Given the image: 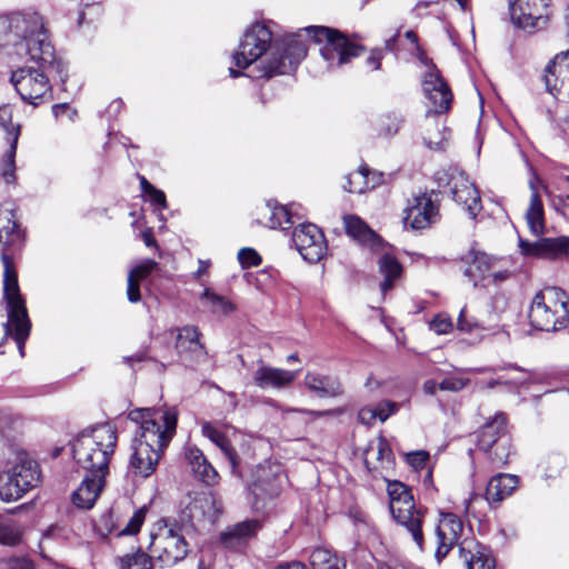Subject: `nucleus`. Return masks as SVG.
<instances>
[{"instance_id": "4c0bfd02", "label": "nucleus", "mask_w": 569, "mask_h": 569, "mask_svg": "<svg viewBox=\"0 0 569 569\" xmlns=\"http://www.w3.org/2000/svg\"><path fill=\"white\" fill-rule=\"evenodd\" d=\"M466 261L468 267L465 274L473 280L485 277L493 263V259L489 254L473 250L468 253Z\"/></svg>"}, {"instance_id": "e433bc0d", "label": "nucleus", "mask_w": 569, "mask_h": 569, "mask_svg": "<svg viewBox=\"0 0 569 569\" xmlns=\"http://www.w3.org/2000/svg\"><path fill=\"white\" fill-rule=\"evenodd\" d=\"M19 137L20 128H16L11 129L10 137L7 138L9 142V149L4 153L1 161V176L7 183H13L16 181V154Z\"/></svg>"}, {"instance_id": "603ef678", "label": "nucleus", "mask_w": 569, "mask_h": 569, "mask_svg": "<svg viewBox=\"0 0 569 569\" xmlns=\"http://www.w3.org/2000/svg\"><path fill=\"white\" fill-rule=\"evenodd\" d=\"M158 268V262L152 259H144L137 264L129 274H133V278L141 280L147 278L151 272Z\"/></svg>"}, {"instance_id": "c9c22d12", "label": "nucleus", "mask_w": 569, "mask_h": 569, "mask_svg": "<svg viewBox=\"0 0 569 569\" xmlns=\"http://www.w3.org/2000/svg\"><path fill=\"white\" fill-rule=\"evenodd\" d=\"M379 271L383 276L380 284L382 295H386L395 286V281L400 277L402 267L399 261L390 253L382 254L378 260Z\"/></svg>"}, {"instance_id": "a19ab883", "label": "nucleus", "mask_w": 569, "mask_h": 569, "mask_svg": "<svg viewBox=\"0 0 569 569\" xmlns=\"http://www.w3.org/2000/svg\"><path fill=\"white\" fill-rule=\"evenodd\" d=\"M343 224L347 234L359 241H368L375 236L373 231L367 226V223L357 216H345Z\"/></svg>"}, {"instance_id": "20e7f679", "label": "nucleus", "mask_w": 569, "mask_h": 569, "mask_svg": "<svg viewBox=\"0 0 569 569\" xmlns=\"http://www.w3.org/2000/svg\"><path fill=\"white\" fill-rule=\"evenodd\" d=\"M128 419L137 425L132 446H146L161 456L176 432L178 412L174 409L160 411L142 408L131 410Z\"/></svg>"}, {"instance_id": "5fc2aeb1", "label": "nucleus", "mask_w": 569, "mask_h": 569, "mask_svg": "<svg viewBox=\"0 0 569 569\" xmlns=\"http://www.w3.org/2000/svg\"><path fill=\"white\" fill-rule=\"evenodd\" d=\"M468 378L462 377H447L439 383V389L443 391L458 392L462 390L468 383Z\"/></svg>"}, {"instance_id": "680f3d73", "label": "nucleus", "mask_w": 569, "mask_h": 569, "mask_svg": "<svg viewBox=\"0 0 569 569\" xmlns=\"http://www.w3.org/2000/svg\"><path fill=\"white\" fill-rule=\"evenodd\" d=\"M3 569H33V562L27 557H12L4 561Z\"/></svg>"}, {"instance_id": "2f4dec72", "label": "nucleus", "mask_w": 569, "mask_h": 569, "mask_svg": "<svg viewBox=\"0 0 569 569\" xmlns=\"http://www.w3.org/2000/svg\"><path fill=\"white\" fill-rule=\"evenodd\" d=\"M526 221L531 233L540 236L546 230L543 203L537 189L531 184L529 206L526 210Z\"/></svg>"}, {"instance_id": "1a4fd4ad", "label": "nucleus", "mask_w": 569, "mask_h": 569, "mask_svg": "<svg viewBox=\"0 0 569 569\" xmlns=\"http://www.w3.org/2000/svg\"><path fill=\"white\" fill-rule=\"evenodd\" d=\"M23 240L24 232L16 219L13 209L0 208V249L4 267L3 287L9 278L18 282L11 254L22 247Z\"/></svg>"}, {"instance_id": "2eb2a0df", "label": "nucleus", "mask_w": 569, "mask_h": 569, "mask_svg": "<svg viewBox=\"0 0 569 569\" xmlns=\"http://www.w3.org/2000/svg\"><path fill=\"white\" fill-rule=\"evenodd\" d=\"M199 331L193 326L178 329L176 349L179 360L184 367L193 368L207 359L204 346L199 340Z\"/></svg>"}, {"instance_id": "338daca9", "label": "nucleus", "mask_w": 569, "mask_h": 569, "mask_svg": "<svg viewBox=\"0 0 569 569\" xmlns=\"http://www.w3.org/2000/svg\"><path fill=\"white\" fill-rule=\"evenodd\" d=\"M232 62L239 69H247L249 67V59L243 51H234L232 54Z\"/></svg>"}, {"instance_id": "ea45409f", "label": "nucleus", "mask_w": 569, "mask_h": 569, "mask_svg": "<svg viewBox=\"0 0 569 569\" xmlns=\"http://www.w3.org/2000/svg\"><path fill=\"white\" fill-rule=\"evenodd\" d=\"M405 123V117L400 111L392 110L381 114L376 122V130L381 137L397 134Z\"/></svg>"}, {"instance_id": "f257e3e1", "label": "nucleus", "mask_w": 569, "mask_h": 569, "mask_svg": "<svg viewBox=\"0 0 569 569\" xmlns=\"http://www.w3.org/2000/svg\"><path fill=\"white\" fill-rule=\"evenodd\" d=\"M272 21L251 23V79L269 80L295 72L307 57L308 48L301 32L321 44L320 54L329 70L341 68L361 56L366 48L351 41L346 33L325 26H309L298 33L273 37Z\"/></svg>"}, {"instance_id": "b1692460", "label": "nucleus", "mask_w": 569, "mask_h": 569, "mask_svg": "<svg viewBox=\"0 0 569 569\" xmlns=\"http://www.w3.org/2000/svg\"><path fill=\"white\" fill-rule=\"evenodd\" d=\"M104 480L106 478L84 475L81 483L72 493L73 505L82 509L92 508L104 487Z\"/></svg>"}, {"instance_id": "f3484780", "label": "nucleus", "mask_w": 569, "mask_h": 569, "mask_svg": "<svg viewBox=\"0 0 569 569\" xmlns=\"http://www.w3.org/2000/svg\"><path fill=\"white\" fill-rule=\"evenodd\" d=\"M438 211V204L432 200L431 194L422 193L416 196L412 203L405 210L403 222L413 230H421L436 221Z\"/></svg>"}, {"instance_id": "49530a36", "label": "nucleus", "mask_w": 569, "mask_h": 569, "mask_svg": "<svg viewBox=\"0 0 569 569\" xmlns=\"http://www.w3.org/2000/svg\"><path fill=\"white\" fill-rule=\"evenodd\" d=\"M21 529L14 523L0 522V543L16 546L21 540Z\"/></svg>"}, {"instance_id": "412c9836", "label": "nucleus", "mask_w": 569, "mask_h": 569, "mask_svg": "<svg viewBox=\"0 0 569 569\" xmlns=\"http://www.w3.org/2000/svg\"><path fill=\"white\" fill-rule=\"evenodd\" d=\"M391 515L398 525L407 529L419 550L422 551L425 546L422 532L425 510L413 506V508L397 509V511Z\"/></svg>"}, {"instance_id": "c756f323", "label": "nucleus", "mask_w": 569, "mask_h": 569, "mask_svg": "<svg viewBox=\"0 0 569 569\" xmlns=\"http://www.w3.org/2000/svg\"><path fill=\"white\" fill-rule=\"evenodd\" d=\"M7 471L26 492L34 488L40 481L38 465L36 461L30 459H22L19 463H16Z\"/></svg>"}, {"instance_id": "dca6fc26", "label": "nucleus", "mask_w": 569, "mask_h": 569, "mask_svg": "<svg viewBox=\"0 0 569 569\" xmlns=\"http://www.w3.org/2000/svg\"><path fill=\"white\" fill-rule=\"evenodd\" d=\"M422 87L426 97L435 107V110H430L431 116H437L450 109L452 93L435 66L426 72Z\"/></svg>"}, {"instance_id": "864d4df0", "label": "nucleus", "mask_w": 569, "mask_h": 569, "mask_svg": "<svg viewBox=\"0 0 569 569\" xmlns=\"http://www.w3.org/2000/svg\"><path fill=\"white\" fill-rule=\"evenodd\" d=\"M146 509L141 508L137 510L130 518L127 526L122 529L121 535H136L140 531V528L144 521Z\"/></svg>"}, {"instance_id": "4be33fe9", "label": "nucleus", "mask_w": 569, "mask_h": 569, "mask_svg": "<svg viewBox=\"0 0 569 569\" xmlns=\"http://www.w3.org/2000/svg\"><path fill=\"white\" fill-rule=\"evenodd\" d=\"M298 372V370L290 371L261 366L256 370L253 379L256 385L262 389H284L296 380Z\"/></svg>"}, {"instance_id": "aec40b11", "label": "nucleus", "mask_w": 569, "mask_h": 569, "mask_svg": "<svg viewBox=\"0 0 569 569\" xmlns=\"http://www.w3.org/2000/svg\"><path fill=\"white\" fill-rule=\"evenodd\" d=\"M459 556L467 569H495L496 561L486 546L472 539H465L459 545Z\"/></svg>"}, {"instance_id": "423d86ee", "label": "nucleus", "mask_w": 569, "mask_h": 569, "mask_svg": "<svg viewBox=\"0 0 569 569\" xmlns=\"http://www.w3.org/2000/svg\"><path fill=\"white\" fill-rule=\"evenodd\" d=\"M530 325L545 331H557L569 325V300L567 293L557 287L537 292L528 311Z\"/></svg>"}, {"instance_id": "5701e85b", "label": "nucleus", "mask_w": 569, "mask_h": 569, "mask_svg": "<svg viewBox=\"0 0 569 569\" xmlns=\"http://www.w3.org/2000/svg\"><path fill=\"white\" fill-rule=\"evenodd\" d=\"M184 457L193 475L203 483L211 486L218 481L217 470L200 449L194 446L186 447Z\"/></svg>"}, {"instance_id": "f03ea898", "label": "nucleus", "mask_w": 569, "mask_h": 569, "mask_svg": "<svg viewBox=\"0 0 569 569\" xmlns=\"http://www.w3.org/2000/svg\"><path fill=\"white\" fill-rule=\"evenodd\" d=\"M6 46H13L17 54H26L30 61H41L43 66L54 61V48L43 18L37 12L0 16V47Z\"/></svg>"}, {"instance_id": "4d7b16f0", "label": "nucleus", "mask_w": 569, "mask_h": 569, "mask_svg": "<svg viewBox=\"0 0 569 569\" xmlns=\"http://www.w3.org/2000/svg\"><path fill=\"white\" fill-rule=\"evenodd\" d=\"M430 329L437 335H446L452 329L451 319L447 316L438 315L430 322Z\"/></svg>"}, {"instance_id": "052dcab7", "label": "nucleus", "mask_w": 569, "mask_h": 569, "mask_svg": "<svg viewBox=\"0 0 569 569\" xmlns=\"http://www.w3.org/2000/svg\"><path fill=\"white\" fill-rule=\"evenodd\" d=\"M127 298L131 303H137L141 299L139 280L134 279L133 274H128Z\"/></svg>"}, {"instance_id": "58836bf2", "label": "nucleus", "mask_w": 569, "mask_h": 569, "mask_svg": "<svg viewBox=\"0 0 569 569\" xmlns=\"http://www.w3.org/2000/svg\"><path fill=\"white\" fill-rule=\"evenodd\" d=\"M312 569H346L345 559L326 548H316L310 555Z\"/></svg>"}, {"instance_id": "72a5a7b5", "label": "nucleus", "mask_w": 569, "mask_h": 569, "mask_svg": "<svg viewBox=\"0 0 569 569\" xmlns=\"http://www.w3.org/2000/svg\"><path fill=\"white\" fill-rule=\"evenodd\" d=\"M387 491L390 499L389 508L391 513L396 512L397 509L413 508L416 506L411 490L405 483L398 480H389Z\"/></svg>"}, {"instance_id": "0e129e2a", "label": "nucleus", "mask_w": 569, "mask_h": 569, "mask_svg": "<svg viewBox=\"0 0 569 569\" xmlns=\"http://www.w3.org/2000/svg\"><path fill=\"white\" fill-rule=\"evenodd\" d=\"M147 196L149 197V200L152 203L159 206L161 209H166L167 208L166 194H164V192L162 190H159V189L154 188Z\"/></svg>"}, {"instance_id": "cd10ccee", "label": "nucleus", "mask_w": 569, "mask_h": 569, "mask_svg": "<svg viewBox=\"0 0 569 569\" xmlns=\"http://www.w3.org/2000/svg\"><path fill=\"white\" fill-rule=\"evenodd\" d=\"M519 478L509 473H499L492 477L486 489V500L489 503H499L510 496L518 487Z\"/></svg>"}, {"instance_id": "37998d69", "label": "nucleus", "mask_w": 569, "mask_h": 569, "mask_svg": "<svg viewBox=\"0 0 569 569\" xmlns=\"http://www.w3.org/2000/svg\"><path fill=\"white\" fill-rule=\"evenodd\" d=\"M117 561L120 569H152L154 563L153 555L149 556L141 549L134 553L119 557Z\"/></svg>"}, {"instance_id": "4468645a", "label": "nucleus", "mask_w": 569, "mask_h": 569, "mask_svg": "<svg viewBox=\"0 0 569 569\" xmlns=\"http://www.w3.org/2000/svg\"><path fill=\"white\" fill-rule=\"evenodd\" d=\"M463 531L462 520L452 512H441L436 527L437 548L436 560L440 563L456 546Z\"/></svg>"}, {"instance_id": "9d476101", "label": "nucleus", "mask_w": 569, "mask_h": 569, "mask_svg": "<svg viewBox=\"0 0 569 569\" xmlns=\"http://www.w3.org/2000/svg\"><path fill=\"white\" fill-rule=\"evenodd\" d=\"M512 22L532 33L546 28L549 21L547 0H509Z\"/></svg>"}, {"instance_id": "393cba45", "label": "nucleus", "mask_w": 569, "mask_h": 569, "mask_svg": "<svg viewBox=\"0 0 569 569\" xmlns=\"http://www.w3.org/2000/svg\"><path fill=\"white\" fill-rule=\"evenodd\" d=\"M132 455L129 461V470L141 478L150 477L159 463L161 456L156 453L152 449H147L146 446H132Z\"/></svg>"}, {"instance_id": "7ed1b4c3", "label": "nucleus", "mask_w": 569, "mask_h": 569, "mask_svg": "<svg viewBox=\"0 0 569 569\" xmlns=\"http://www.w3.org/2000/svg\"><path fill=\"white\" fill-rule=\"evenodd\" d=\"M118 436L109 423L83 430L71 443L72 457L86 475L106 478Z\"/></svg>"}, {"instance_id": "6ab92c4d", "label": "nucleus", "mask_w": 569, "mask_h": 569, "mask_svg": "<svg viewBox=\"0 0 569 569\" xmlns=\"http://www.w3.org/2000/svg\"><path fill=\"white\" fill-rule=\"evenodd\" d=\"M280 478V467L277 466L274 470L270 467L267 469L264 466H259L257 470V480L253 483V493L256 501L254 508L256 510L260 509L259 502L262 501L261 508L266 507V502L271 501V499L278 495L279 486L277 481Z\"/></svg>"}, {"instance_id": "ddd939ff", "label": "nucleus", "mask_w": 569, "mask_h": 569, "mask_svg": "<svg viewBox=\"0 0 569 569\" xmlns=\"http://www.w3.org/2000/svg\"><path fill=\"white\" fill-rule=\"evenodd\" d=\"M187 500L182 520L189 522L207 519L213 523L223 510L222 502L211 492H196L193 496L188 493Z\"/></svg>"}, {"instance_id": "c03bdc74", "label": "nucleus", "mask_w": 569, "mask_h": 569, "mask_svg": "<svg viewBox=\"0 0 569 569\" xmlns=\"http://www.w3.org/2000/svg\"><path fill=\"white\" fill-rule=\"evenodd\" d=\"M386 406L389 408L388 412H377L375 408H362L358 412V419L362 425L371 426L376 419L381 421L387 420L392 413L397 410V403L391 401H386Z\"/></svg>"}, {"instance_id": "c85d7f7f", "label": "nucleus", "mask_w": 569, "mask_h": 569, "mask_svg": "<svg viewBox=\"0 0 569 569\" xmlns=\"http://www.w3.org/2000/svg\"><path fill=\"white\" fill-rule=\"evenodd\" d=\"M220 543L233 552L246 551L249 545V519L228 527L220 532Z\"/></svg>"}, {"instance_id": "79ce46f5", "label": "nucleus", "mask_w": 569, "mask_h": 569, "mask_svg": "<svg viewBox=\"0 0 569 569\" xmlns=\"http://www.w3.org/2000/svg\"><path fill=\"white\" fill-rule=\"evenodd\" d=\"M26 491L6 470L0 472V499L4 502H11L20 499Z\"/></svg>"}, {"instance_id": "6e6d98bb", "label": "nucleus", "mask_w": 569, "mask_h": 569, "mask_svg": "<svg viewBox=\"0 0 569 569\" xmlns=\"http://www.w3.org/2000/svg\"><path fill=\"white\" fill-rule=\"evenodd\" d=\"M0 127L7 132V138L10 137L11 129H21L20 124L12 123V108L9 104L0 106Z\"/></svg>"}, {"instance_id": "f8f14e48", "label": "nucleus", "mask_w": 569, "mask_h": 569, "mask_svg": "<svg viewBox=\"0 0 569 569\" xmlns=\"http://www.w3.org/2000/svg\"><path fill=\"white\" fill-rule=\"evenodd\" d=\"M292 241L301 257L311 263L320 261L327 250L325 236L313 223H301L297 227Z\"/></svg>"}, {"instance_id": "39448f33", "label": "nucleus", "mask_w": 569, "mask_h": 569, "mask_svg": "<svg viewBox=\"0 0 569 569\" xmlns=\"http://www.w3.org/2000/svg\"><path fill=\"white\" fill-rule=\"evenodd\" d=\"M33 62L38 68H18L11 72L10 81L23 101L38 106V100L52 99L50 74L56 72L60 80L66 82L68 73L64 62L56 56L53 63L48 66H43L41 61Z\"/></svg>"}, {"instance_id": "6e6552de", "label": "nucleus", "mask_w": 569, "mask_h": 569, "mask_svg": "<svg viewBox=\"0 0 569 569\" xmlns=\"http://www.w3.org/2000/svg\"><path fill=\"white\" fill-rule=\"evenodd\" d=\"M435 179L439 187L449 186L452 199L461 204L471 218H476L482 208L480 193L463 171L457 168L438 170Z\"/></svg>"}, {"instance_id": "a878e982", "label": "nucleus", "mask_w": 569, "mask_h": 569, "mask_svg": "<svg viewBox=\"0 0 569 569\" xmlns=\"http://www.w3.org/2000/svg\"><path fill=\"white\" fill-rule=\"evenodd\" d=\"M507 417L505 413H497L492 420L486 422L478 432V446L481 450H491L496 443L506 438Z\"/></svg>"}, {"instance_id": "8fccbe9b", "label": "nucleus", "mask_w": 569, "mask_h": 569, "mask_svg": "<svg viewBox=\"0 0 569 569\" xmlns=\"http://www.w3.org/2000/svg\"><path fill=\"white\" fill-rule=\"evenodd\" d=\"M202 300H206L212 307L213 311H221L223 313L229 312L232 309V306L222 297L211 289L206 288L202 293Z\"/></svg>"}, {"instance_id": "a18cd8bd", "label": "nucleus", "mask_w": 569, "mask_h": 569, "mask_svg": "<svg viewBox=\"0 0 569 569\" xmlns=\"http://www.w3.org/2000/svg\"><path fill=\"white\" fill-rule=\"evenodd\" d=\"M491 462L496 467H502L508 462L510 456V442L509 439L502 440L500 443H496L491 450L487 451Z\"/></svg>"}, {"instance_id": "7c9ffc66", "label": "nucleus", "mask_w": 569, "mask_h": 569, "mask_svg": "<svg viewBox=\"0 0 569 569\" xmlns=\"http://www.w3.org/2000/svg\"><path fill=\"white\" fill-rule=\"evenodd\" d=\"M448 137L449 131L447 128L439 121L437 116H431V111H428L426 114L423 134L425 146L430 150L440 151L443 149Z\"/></svg>"}, {"instance_id": "69168bd1", "label": "nucleus", "mask_w": 569, "mask_h": 569, "mask_svg": "<svg viewBox=\"0 0 569 569\" xmlns=\"http://www.w3.org/2000/svg\"><path fill=\"white\" fill-rule=\"evenodd\" d=\"M288 411L303 412V413L310 415L316 418L339 415L341 412V410H339V409L321 410V411L320 410H308V409H289Z\"/></svg>"}, {"instance_id": "9b49d317", "label": "nucleus", "mask_w": 569, "mask_h": 569, "mask_svg": "<svg viewBox=\"0 0 569 569\" xmlns=\"http://www.w3.org/2000/svg\"><path fill=\"white\" fill-rule=\"evenodd\" d=\"M546 91L558 100L569 102V49L549 62L541 77Z\"/></svg>"}, {"instance_id": "de8ad7c7", "label": "nucleus", "mask_w": 569, "mask_h": 569, "mask_svg": "<svg viewBox=\"0 0 569 569\" xmlns=\"http://www.w3.org/2000/svg\"><path fill=\"white\" fill-rule=\"evenodd\" d=\"M278 271L273 268H266L257 272L254 277V284L261 291H269L276 282Z\"/></svg>"}, {"instance_id": "3c124183", "label": "nucleus", "mask_w": 569, "mask_h": 569, "mask_svg": "<svg viewBox=\"0 0 569 569\" xmlns=\"http://www.w3.org/2000/svg\"><path fill=\"white\" fill-rule=\"evenodd\" d=\"M273 212L274 217H272V220H274V229L281 228L286 230L293 224L292 214L286 206L274 203Z\"/></svg>"}, {"instance_id": "13d9d810", "label": "nucleus", "mask_w": 569, "mask_h": 569, "mask_svg": "<svg viewBox=\"0 0 569 569\" xmlns=\"http://www.w3.org/2000/svg\"><path fill=\"white\" fill-rule=\"evenodd\" d=\"M457 327L462 332H472L479 328V323L475 318H469L466 308H463L459 313Z\"/></svg>"}, {"instance_id": "774afa93", "label": "nucleus", "mask_w": 569, "mask_h": 569, "mask_svg": "<svg viewBox=\"0 0 569 569\" xmlns=\"http://www.w3.org/2000/svg\"><path fill=\"white\" fill-rule=\"evenodd\" d=\"M390 456H391V450H390L388 443L385 440H380L378 443L377 459L378 460H383V459L389 460Z\"/></svg>"}, {"instance_id": "e2e57ef3", "label": "nucleus", "mask_w": 569, "mask_h": 569, "mask_svg": "<svg viewBox=\"0 0 569 569\" xmlns=\"http://www.w3.org/2000/svg\"><path fill=\"white\" fill-rule=\"evenodd\" d=\"M382 58H383V50L380 48H375L370 51V54L366 59V64L371 70H379L381 68Z\"/></svg>"}, {"instance_id": "09e8293b", "label": "nucleus", "mask_w": 569, "mask_h": 569, "mask_svg": "<svg viewBox=\"0 0 569 569\" xmlns=\"http://www.w3.org/2000/svg\"><path fill=\"white\" fill-rule=\"evenodd\" d=\"M274 203L270 200L256 208V221L259 224L274 229V220H272Z\"/></svg>"}, {"instance_id": "bf43d9fd", "label": "nucleus", "mask_w": 569, "mask_h": 569, "mask_svg": "<svg viewBox=\"0 0 569 569\" xmlns=\"http://www.w3.org/2000/svg\"><path fill=\"white\" fill-rule=\"evenodd\" d=\"M429 453L425 450H419L415 452H410L407 455V462L413 467L416 470L425 468L427 461L429 460Z\"/></svg>"}, {"instance_id": "f704fd0d", "label": "nucleus", "mask_w": 569, "mask_h": 569, "mask_svg": "<svg viewBox=\"0 0 569 569\" xmlns=\"http://www.w3.org/2000/svg\"><path fill=\"white\" fill-rule=\"evenodd\" d=\"M370 174L368 167H360L357 171L345 177L346 182L343 183V189L351 193H362L367 189L375 188L379 182L380 176L375 179L376 174L372 173V179H370Z\"/></svg>"}, {"instance_id": "a211bd4d", "label": "nucleus", "mask_w": 569, "mask_h": 569, "mask_svg": "<svg viewBox=\"0 0 569 569\" xmlns=\"http://www.w3.org/2000/svg\"><path fill=\"white\" fill-rule=\"evenodd\" d=\"M519 249L523 256L542 259H556L568 253L569 239L566 237L540 238L537 241L519 239Z\"/></svg>"}, {"instance_id": "473e14b6", "label": "nucleus", "mask_w": 569, "mask_h": 569, "mask_svg": "<svg viewBox=\"0 0 569 569\" xmlns=\"http://www.w3.org/2000/svg\"><path fill=\"white\" fill-rule=\"evenodd\" d=\"M201 432L206 438L211 440L217 447L221 449L231 465V471L237 473L239 466L238 455L236 450L230 446V442L223 432L208 421L201 425Z\"/></svg>"}, {"instance_id": "bb28decb", "label": "nucleus", "mask_w": 569, "mask_h": 569, "mask_svg": "<svg viewBox=\"0 0 569 569\" xmlns=\"http://www.w3.org/2000/svg\"><path fill=\"white\" fill-rule=\"evenodd\" d=\"M303 383L312 393L320 398H336L343 392L342 386L337 378L317 372H307Z\"/></svg>"}, {"instance_id": "0eeeda50", "label": "nucleus", "mask_w": 569, "mask_h": 569, "mask_svg": "<svg viewBox=\"0 0 569 569\" xmlns=\"http://www.w3.org/2000/svg\"><path fill=\"white\" fill-rule=\"evenodd\" d=\"M167 530L154 538L152 555L159 568H172L189 553V545L182 535V526L176 520H166Z\"/></svg>"}]
</instances>
